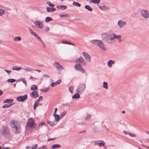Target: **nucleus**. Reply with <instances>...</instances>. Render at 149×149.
Wrapping results in <instances>:
<instances>
[{
	"label": "nucleus",
	"mask_w": 149,
	"mask_h": 149,
	"mask_svg": "<svg viewBox=\"0 0 149 149\" xmlns=\"http://www.w3.org/2000/svg\"><path fill=\"white\" fill-rule=\"evenodd\" d=\"M103 40L108 43H112V41L115 38L117 39H121V35H116L115 33L109 34L107 33L104 32L101 35Z\"/></svg>",
	"instance_id": "1"
},
{
	"label": "nucleus",
	"mask_w": 149,
	"mask_h": 149,
	"mask_svg": "<svg viewBox=\"0 0 149 149\" xmlns=\"http://www.w3.org/2000/svg\"><path fill=\"white\" fill-rule=\"evenodd\" d=\"M93 43L95 45H97L102 50L105 51L106 48L104 46V43L101 40H92Z\"/></svg>",
	"instance_id": "2"
},
{
	"label": "nucleus",
	"mask_w": 149,
	"mask_h": 149,
	"mask_svg": "<svg viewBox=\"0 0 149 149\" xmlns=\"http://www.w3.org/2000/svg\"><path fill=\"white\" fill-rule=\"evenodd\" d=\"M36 126L33 119L31 118L29 119L27 121L26 127L31 129H33L36 127Z\"/></svg>",
	"instance_id": "3"
},
{
	"label": "nucleus",
	"mask_w": 149,
	"mask_h": 149,
	"mask_svg": "<svg viewBox=\"0 0 149 149\" xmlns=\"http://www.w3.org/2000/svg\"><path fill=\"white\" fill-rule=\"evenodd\" d=\"M1 134L6 137H10V132L8 128L6 126H3L2 127Z\"/></svg>",
	"instance_id": "4"
},
{
	"label": "nucleus",
	"mask_w": 149,
	"mask_h": 149,
	"mask_svg": "<svg viewBox=\"0 0 149 149\" xmlns=\"http://www.w3.org/2000/svg\"><path fill=\"white\" fill-rule=\"evenodd\" d=\"M75 63L79 64L82 65L83 66H85L86 63V61L84 60L81 56L79 58L76 60Z\"/></svg>",
	"instance_id": "5"
},
{
	"label": "nucleus",
	"mask_w": 149,
	"mask_h": 149,
	"mask_svg": "<svg viewBox=\"0 0 149 149\" xmlns=\"http://www.w3.org/2000/svg\"><path fill=\"white\" fill-rule=\"evenodd\" d=\"M85 85L84 84H81L79 85L77 88L76 90V92L78 93H82L85 90Z\"/></svg>",
	"instance_id": "6"
},
{
	"label": "nucleus",
	"mask_w": 149,
	"mask_h": 149,
	"mask_svg": "<svg viewBox=\"0 0 149 149\" xmlns=\"http://www.w3.org/2000/svg\"><path fill=\"white\" fill-rule=\"evenodd\" d=\"M141 13L142 16L145 19H148L149 18V13L146 10H142L141 11Z\"/></svg>",
	"instance_id": "7"
},
{
	"label": "nucleus",
	"mask_w": 149,
	"mask_h": 149,
	"mask_svg": "<svg viewBox=\"0 0 149 149\" xmlns=\"http://www.w3.org/2000/svg\"><path fill=\"white\" fill-rule=\"evenodd\" d=\"M81 65L79 64H77L75 65L74 68L77 70L81 71L82 73H84L85 72V70L82 67Z\"/></svg>",
	"instance_id": "8"
},
{
	"label": "nucleus",
	"mask_w": 149,
	"mask_h": 149,
	"mask_svg": "<svg viewBox=\"0 0 149 149\" xmlns=\"http://www.w3.org/2000/svg\"><path fill=\"white\" fill-rule=\"evenodd\" d=\"M12 129H14L17 127L19 126L20 124L17 121L15 120H12L10 123Z\"/></svg>",
	"instance_id": "9"
},
{
	"label": "nucleus",
	"mask_w": 149,
	"mask_h": 149,
	"mask_svg": "<svg viewBox=\"0 0 149 149\" xmlns=\"http://www.w3.org/2000/svg\"><path fill=\"white\" fill-rule=\"evenodd\" d=\"M53 65L58 70H61L64 69L62 66L57 62H55L52 63Z\"/></svg>",
	"instance_id": "10"
},
{
	"label": "nucleus",
	"mask_w": 149,
	"mask_h": 149,
	"mask_svg": "<svg viewBox=\"0 0 149 149\" xmlns=\"http://www.w3.org/2000/svg\"><path fill=\"white\" fill-rule=\"evenodd\" d=\"M27 95H25L24 96H20L17 97V100L19 102H24L27 98Z\"/></svg>",
	"instance_id": "11"
},
{
	"label": "nucleus",
	"mask_w": 149,
	"mask_h": 149,
	"mask_svg": "<svg viewBox=\"0 0 149 149\" xmlns=\"http://www.w3.org/2000/svg\"><path fill=\"white\" fill-rule=\"evenodd\" d=\"M82 54L88 62H90L91 61V58L89 54L85 52H84L82 53Z\"/></svg>",
	"instance_id": "12"
},
{
	"label": "nucleus",
	"mask_w": 149,
	"mask_h": 149,
	"mask_svg": "<svg viewBox=\"0 0 149 149\" xmlns=\"http://www.w3.org/2000/svg\"><path fill=\"white\" fill-rule=\"evenodd\" d=\"M34 24L36 26L39 27L40 29H42L43 28L42 24L40 22L36 21L34 22Z\"/></svg>",
	"instance_id": "13"
},
{
	"label": "nucleus",
	"mask_w": 149,
	"mask_h": 149,
	"mask_svg": "<svg viewBox=\"0 0 149 149\" xmlns=\"http://www.w3.org/2000/svg\"><path fill=\"white\" fill-rule=\"evenodd\" d=\"M118 24L120 28H122L126 25V22L125 21L120 20L118 21Z\"/></svg>",
	"instance_id": "14"
},
{
	"label": "nucleus",
	"mask_w": 149,
	"mask_h": 149,
	"mask_svg": "<svg viewBox=\"0 0 149 149\" xmlns=\"http://www.w3.org/2000/svg\"><path fill=\"white\" fill-rule=\"evenodd\" d=\"M21 129V128L20 126H19L17 127H16L15 128L13 129L12 130L15 133L19 134L20 133V132Z\"/></svg>",
	"instance_id": "15"
},
{
	"label": "nucleus",
	"mask_w": 149,
	"mask_h": 149,
	"mask_svg": "<svg viewBox=\"0 0 149 149\" xmlns=\"http://www.w3.org/2000/svg\"><path fill=\"white\" fill-rule=\"evenodd\" d=\"M57 8L58 9L64 10L66 9L67 7L65 5H60L57 6Z\"/></svg>",
	"instance_id": "16"
},
{
	"label": "nucleus",
	"mask_w": 149,
	"mask_h": 149,
	"mask_svg": "<svg viewBox=\"0 0 149 149\" xmlns=\"http://www.w3.org/2000/svg\"><path fill=\"white\" fill-rule=\"evenodd\" d=\"M61 79H59L57 81H56V82H53L52 84H51V87H53L55 86L56 85H57L61 82Z\"/></svg>",
	"instance_id": "17"
},
{
	"label": "nucleus",
	"mask_w": 149,
	"mask_h": 149,
	"mask_svg": "<svg viewBox=\"0 0 149 149\" xmlns=\"http://www.w3.org/2000/svg\"><path fill=\"white\" fill-rule=\"evenodd\" d=\"M99 8L101 10H109L110 9L109 7L106 6L105 5L100 6Z\"/></svg>",
	"instance_id": "18"
},
{
	"label": "nucleus",
	"mask_w": 149,
	"mask_h": 149,
	"mask_svg": "<svg viewBox=\"0 0 149 149\" xmlns=\"http://www.w3.org/2000/svg\"><path fill=\"white\" fill-rule=\"evenodd\" d=\"M115 61L112 60H109L107 63V65L109 67H111L112 66L113 64H114Z\"/></svg>",
	"instance_id": "19"
},
{
	"label": "nucleus",
	"mask_w": 149,
	"mask_h": 149,
	"mask_svg": "<svg viewBox=\"0 0 149 149\" xmlns=\"http://www.w3.org/2000/svg\"><path fill=\"white\" fill-rule=\"evenodd\" d=\"M56 8H52L50 7H47V12H53L56 10Z\"/></svg>",
	"instance_id": "20"
},
{
	"label": "nucleus",
	"mask_w": 149,
	"mask_h": 149,
	"mask_svg": "<svg viewBox=\"0 0 149 149\" xmlns=\"http://www.w3.org/2000/svg\"><path fill=\"white\" fill-rule=\"evenodd\" d=\"M32 94L33 97L36 98L38 97V94L37 92L35 91H33L32 92Z\"/></svg>",
	"instance_id": "21"
},
{
	"label": "nucleus",
	"mask_w": 149,
	"mask_h": 149,
	"mask_svg": "<svg viewBox=\"0 0 149 149\" xmlns=\"http://www.w3.org/2000/svg\"><path fill=\"white\" fill-rule=\"evenodd\" d=\"M61 147L60 145L59 144H54L52 145V149H56L58 148H60Z\"/></svg>",
	"instance_id": "22"
},
{
	"label": "nucleus",
	"mask_w": 149,
	"mask_h": 149,
	"mask_svg": "<svg viewBox=\"0 0 149 149\" xmlns=\"http://www.w3.org/2000/svg\"><path fill=\"white\" fill-rule=\"evenodd\" d=\"M13 99H7L3 101V102L4 103H9L13 102Z\"/></svg>",
	"instance_id": "23"
},
{
	"label": "nucleus",
	"mask_w": 149,
	"mask_h": 149,
	"mask_svg": "<svg viewBox=\"0 0 149 149\" xmlns=\"http://www.w3.org/2000/svg\"><path fill=\"white\" fill-rule=\"evenodd\" d=\"M38 89L37 86L35 85H33L31 86V90L32 91L37 90Z\"/></svg>",
	"instance_id": "24"
},
{
	"label": "nucleus",
	"mask_w": 149,
	"mask_h": 149,
	"mask_svg": "<svg viewBox=\"0 0 149 149\" xmlns=\"http://www.w3.org/2000/svg\"><path fill=\"white\" fill-rule=\"evenodd\" d=\"M45 123L44 122H40L39 123L37 127V129H39L40 128L42 127L43 125H45Z\"/></svg>",
	"instance_id": "25"
},
{
	"label": "nucleus",
	"mask_w": 149,
	"mask_h": 149,
	"mask_svg": "<svg viewBox=\"0 0 149 149\" xmlns=\"http://www.w3.org/2000/svg\"><path fill=\"white\" fill-rule=\"evenodd\" d=\"M13 105V104H12L11 103H10L8 104H6L5 105H3L2 106V107L3 108H8V107H10Z\"/></svg>",
	"instance_id": "26"
},
{
	"label": "nucleus",
	"mask_w": 149,
	"mask_h": 149,
	"mask_svg": "<svg viewBox=\"0 0 149 149\" xmlns=\"http://www.w3.org/2000/svg\"><path fill=\"white\" fill-rule=\"evenodd\" d=\"M54 115L55 119L56 121H58L60 119V116L59 115L56 114H54Z\"/></svg>",
	"instance_id": "27"
},
{
	"label": "nucleus",
	"mask_w": 149,
	"mask_h": 149,
	"mask_svg": "<svg viewBox=\"0 0 149 149\" xmlns=\"http://www.w3.org/2000/svg\"><path fill=\"white\" fill-rule=\"evenodd\" d=\"M85 8L90 11H92V8L89 5H86L85 6Z\"/></svg>",
	"instance_id": "28"
},
{
	"label": "nucleus",
	"mask_w": 149,
	"mask_h": 149,
	"mask_svg": "<svg viewBox=\"0 0 149 149\" xmlns=\"http://www.w3.org/2000/svg\"><path fill=\"white\" fill-rule=\"evenodd\" d=\"M80 97V96L79 95L78 93H76L74 94L72 96V98L73 99L75 98L77 99L79 98Z\"/></svg>",
	"instance_id": "29"
},
{
	"label": "nucleus",
	"mask_w": 149,
	"mask_h": 149,
	"mask_svg": "<svg viewBox=\"0 0 149 149\" xmlns=\"http://www.w3.org/2000/svg\"><path fill=\"white\" fill-rule=\"evenodd\" d=\"M53 20V19L52 18H51L50 17H47L45 19V21L46 22H49L52 21Z\"/></svg>",
	"instance_id": "30"
},
{
	"label": "nucleus",
	"mask_w": 149,
	"mask_h": 149,
	"mask_svg": "<svg viewBox=\"0 0 149 149\" xmlns=\"http://www.w3.org/2000/svg\"><path fill=\"white\" fill-rule=\"evenodd\" d=\"M21 40V38L19 36H17L14 38V40L16 41H20Z\"/></svg>",
	"instance_id": "31"
},
{
	"label": "nucleus",
	"mask_w": 149,
	"mask_h": 149,
	"mask_svg": "<svg viewBox=\"0 0 149 149\" xmlns=\"http://www.w3.org/2000/svg\"><path fill=\"white\" fill-rule=\"evenodd\" d=\"M12 69L13 70H16L17 71H19L21 69V67H15L13 66L12 68Z\"/></svg>",
	"instance_id": "32"
},
{
	"label": "nucleus",
	"mask_w": 149,
	"mask_h": 149,
	"mask_svg": "<svg viewBox=\"0 0 149 149\" xmlns=\"http://www.w3.org/2000/svg\"><path fill=\"white\" fill-rule=\"evenodd\" d=\"M103 87L104 88H105L106 89H107L108 88V84L107 82H104L103 83Z\"/></svg>",
	"instance_id": "33"
},
{
	"label": "nucleus",
	"mask_w": 149,
	"mask_h": 149,
	"mask_svg": "<svg viewBox=\"0 0 149 149\" xmlns=\"http://www.w3.org/2000/svg\"><path fill=\"white\" fill-rule=\"evenodd\" d=\"M72 4L78 7H80L81 5V4L75 1L73 2Z\"/></svg>",
	"instance_id": "34"
},
{
	"label": "nucleus",
	"mask_w": 149,
	"mask_h": 149,
	"mask_svg": "<svg viewBox=\"0 0 149 149\" xmlns=\"http://www.w3.org/2000/svg\"><path fill=\"white\" fill-rule=\"evenodd\" d=\"M47 122L52 127H53L54 126V124L53 122L50 121L49 120H47Z\"/></svg>",
	"instance_id": "35"
},
{
	"label": "nucleus",
	"mask_w": 149,
	"mask_h": 149,
	"mask_svg": "<svg viewBox=\"0 0 149 149\" xmlns=\"http://www.w3.org/2000/svg\"><path fill=\"white\" fill-rule=\"evenodd\" d=\"M101 141L102 142H100L99 143V146L100 147H101L102 146L104 147V142L103 141Z\"/></svg>",
	"instance_id": "36"
},
{
	"label": "nucleus",
	"mask_w": 149,
	"mask_h": 149,
	"mask_svg": "<svg viewBox=\"0 0 149 149\" xmlns=\"http://www.w3.org/2000/svg\"><path fill=\"white\" fill-rule=\"evenodd\" d=\"M66 113L67 112L66 111H64L60 115L61 118H62L66 114Z\"/></svg>",
	"instance_id": "37"
},
{
	"label": "nucleus",
	"mask_w": 149,
	"mask_h": 149,
	"mask_svg": "<svg viewBox=\"0 0 149 149\" xmlns=\"http://www.w3.org/2000/svg\"><path fill=\"white\" fill-rule=\"evenodd\" d=\"M38 103L36 101L35 102V103L33 105V108H34V110H35L36 109L37 106H38Z\"/></svg>",
	"instance_id": "38"
},
{
	"label": "nucleus",
	"mask_w": 149,
	"mask_h": 149,
	"mask_svg": "<svg viewBox=\"0 0 149 149\" xmlns=\"http://www.w3.org/2000/svg\"><path fill=\"white\" fill-rule=\"evenodd\" d=\"M16 81L15 79H8L7 81L8 82H10L13 83Z\"/></svg>",
	"instance_id": "39"
},
{
	"label": "nucleus",
	"mask_w": 149,
	"mask_h": 149,
	"mask_svg": "<svg viewBox=\"0 0 149 149\" xmlns=\"http://www.w3.org/2000/svg\"><path fill=\"white\" fill-rule=\"evenodd\" d=\"M91 1L94 3H98L100 1V0H91Z\"/></svg>",
	"instance_id": "40"
},
{
	"label": "nucleus",
	"mask_w": 149,
	"mask_h": 149,
	"mask_svg": "<svg viewBox=\"0 0 149 149\" xmlns=\"http://www.w3.org/2000/svg\"><path fill=\"white\" fill-rule=\"evenodd\" d=\"M36 38L38 39V40H39L40 41L42 44H43V41L41 40V38L40 37L37 35V36L36 37Z\"/></svg>",
	"instance_id": "41"
},
{
	"label": "nucleus",
	"mask_w": 149,
	"mask_h": 149,
	"mask_svg": "<svg viewBox=\"0 0 149 149\" xmlns=\"http://www.w3.org/2000/svg\"><path fill=\"white\" fill-rule=\"evenodd\" d=\"M47 3L50 7H53L54 6V4H52L50 1H47Z\"/></svg>",
	"instance_id": "42"
},
{
	"label": "nucleus",
	"mask_w": 149,
	"mask_h": 149,
	"mask_svg": "<svg viewBox=\"0 0 149 149\" xmlns=\"http://www.w3.org/2000/svg\"><path fill=\"white\" fill-rule=\"evenodd\" d=\"M69 91L70 92L72 93L73 91V86H70L69 88Z\"/></svg>",
	"instance_id": "43"
},
{
	"label": "nucleus",
	"mask_w": 149,
	"mask_h": 149,
	"mask_svg": "<svg viewBox=\"0 0 149 149\" xmlns=\"http://www.w3.org/2000/svg\"><path fill=\"white\" fill-rule=\"evenodd\" d=\"M42 100V96H40L39 97V99L36 100V102L39 103L40 101Z\"/></svg>",
	"instance_id": "44"
},
{
	"label": "nucleus",
	"mask_w": 149,
	"mask_h": 149,
	"mask_svg": "<svg viewBox=\"0 0 149 149\" xmlns=\"http://www.w3.org/2000/svg\"><path fill=\"white\" fill-rule=\"evenodd\" d=\"M129 135L131 137H136V136L135 134H133L130 132V133H129Z\"/></svg>",
	"instance_id": "45"
},
{
	"label": "nucleus",
	"mask_w": 149,
	"mask_h": 149,
	"mask_svg": "<svg viewBox=\"0 0 149 149\" xmlns=\"http://www.w3.org/2000/svg\"><path fill=\"white\" fill-rule=\"evenodd\" d=\"M49 88V87H48L47 88H45L42 89V90L43 92H46L48 91Z\"/></svg>",
	"instance_id": "46"
},
{
	"label": "nucleus",
	"mask_w": 149,
	"mask_h": 149,
	"mask_svg": "<svg viewBox=\"0 0 149 149\" xmlns=\"http://www.w3.org/2000/svg\"><path fill=\"white\" fill-rule=\"evenodd\" d=\"M37 146L38 145L37 144H35L32 145L31 146V148L32 149H36L37 148Z\"/></svg>",
	"instance_id": "47"
},
{
	"label": "nucleus",
	"mask_w": 149,
	"mask_h": 149,
	"mask_svg": "<svg viewBox=\"0 0 149 149\" xmlns=\"http://www.w3.org/2000/svg\"><path fill=\"white\" fill-rule=\"evenodd\" d=\"M38 149H47V147L46 146H43L42 147L38 148Z\"/></svg>",
	"instance_id": "48"
},
{
	"label": "nucleus",
	"mask_w": 149,
	"mask_h": 149,
	"mask_svg": "<svg viewBox=\"0 0 149 149\" xmlns=\"http://www.w3.org/2000/svg\"><path fill=\"white\" fill-rule=\"evenodd\" d=\"M24 69L25 71H31L33 70V69H32L31 68H29V69L27 68H24Z\"/></svg>",
	"instance_id": "49"
},
{
	"label": "nucleus",
	"mask_w": 149,
	"mask_h": 149,
	"mask_svg": "<svg viewBox=\"0 0 149 149\" xmlns=\"http://www.w3.org/2000/svg\"><path fill=\"white\" fill-rule=\"evenodd\" d=\"M68 15L65 14L60 15V17H67L68 16Z\"/></svg>",
	"instance_id": "50"
},
{
	"label": "nucleus",
	"mask_w": 149,
	"mask_h": 149,
	"mask_svg": "<svg viewBox=\"0 0 149 149\" xmlns=\"http://www.w3.org/2000/svg\"><path fill=\"white\" fill-rule=\"evenodd\" d=\"M23 83L25 84L26 86H27V83L25 80V79L23 78L22 79Z\"/></svg>",
	"instance_id": "51"
},
{
	"label": "nucleus",
	"mask_w": 149,
	"mask_h": 149,
	"mask_svg": "<svg viewBox=\"0 0 149 149\" xmlns=\"http://www.w3.org/2000/svg\"><path fill=\"white\" fill-rule=\"evenodd\" d=\"M91 115L89 114H87L86 117L85 118V120H86L90 118Z\"/></svg>",
	"instance_id": "52"
},
{
	"label": "nucleus",
	"mask_w": 149,
	"mask_h": 149,
	"mask_svg": "<svg viewBox=\"0 0 149 149\" xmlns=\"http://www.w3.org/2000/svg\"><path fill=\"white\" fill-rule=\"evenodd\" d=\"M62 43L63 44H66L69 45V43H70V42H67L66 41L63 40L62 41Z\"/></svg>",
	"instance_id": "53"
},
{
	"label": "nucleus",
	"mask_w": 149,
	"mask_h": 149,
	"mask_svg": "<svg viewBox=\"0 0 149 149\" xmlns=\"http://www.w3.org/2000/svg\"><path fill=\"white\" fill-rule=\"evenodd\" d=\"M4 70L6 72H7L8 74H10L11 73V72H12L11 71V70H6V69H5Z\"/></svg>",
	"instance_id": "54"
},
{
	"label": "nucleus",
	"mask_w": 149,
	"mask_h": 149,
	"mask_svg": "<svg viewBox=\"0 0 149 149\" xmlns=\"http://www.w3.org/2000/svg\"><path fill=\"white\" fill-rule=\"evenodd\" d=\"M31 34H32V35L33 36H34L35 37L37 36L36 33L34 31L32 33H31Z\"/></svg>",
	"instance_id": "55"
},
{
	"label": "nucleus",
	"mask_w": 149,
	"mask_h": 149,
	"mask_svg": "<svg viewBox=\"0 0 149 149\" xmlns=\"http://www.w3.org/2000/svg\"><path fill=\"white\" fill-rule=\"evenodd\" d=\"M100 141L98 140V141H95L94 142V144L95 145H97V144H99L98 142Z\"/></svg>",
	"instance_id": "56"
},
{
	"label": "nucleus",
	"mask_w": 149,
	"mask_h": 149,
	"mask_svg": "<svg viewBox=\"0 0 149 149\" xmlns=\"http://www.w3.org/2000/svg\"><path fill=\"white\" fill-rule=\"evenodd\" d=\"M123 133L125 134H128L129 135V133H130V132H127L125 130H124L123 131Z\"/></svg>",
	"instance_id": "57"
},
{
	"label": "nucleus",
	"mask_w": 149,
	"mask_h": 149,
	"mask_svg": "<svg viewBox=\"0 0 149 149\" xmlns=\"http://www.w3.org/2000/svg\"><path fill=\"white\" fill-rule=\"evenodd\" d=\"M0 12H1V15L4 14V13H5V11L3 10L2 9H0Z\"/></svg>",
	"instance_id": "58"
},
{
	"label": "nucleus",
	"mask_w": 149,
	"mask_h": 149,
	"mask_svg": "<svg viewBox=\"0 0 149 149\" xmlns=\"http://www.w3.org/2000/svg\"><path fill=\"white\" fill-rule=\"evenodd\" d=\"M43 76L44 77H47V78H49V76L47 74H44L43 75Z\"/></svg>",
	"instance_id": "59"
},
{
	"label": "nucleus",
	"mask_w": 149,
	"mask_h": 149,
	"mask_svg": "<svg viewBox=\"0 0 149 149\" xmlns=\"http://www.w3.org/2000/svg\"><path fill=\"white\" fill-rule=\"evenodd\" d=\"M56 139V138H50V139H47V141H51V140H54V139Z\"/></svg>",
	"instance_id": "60"
},
{
	"label": "nucleus",
	"mask_w": 149,
	"mask_h": 149,
	"mask_svg": "<svg viewBox=\"0 0 149 149\" xmlns=\"http://www.w3.org/2000/svg\"><path fill=\"white\" fill-rule=\"evenodd\" d=\"M96 127L93 128L92 129V131L94 132H96Z\"/></svg>",
	"instance_id": "61"
},
{
	"label": "nucleus",
	"mask_w": 149,
	"mask_h": 149,
	"mask_svg": "<svg viewBox=\"0 0 149 149\" xmlns=\"http://www.w3.org/2000/svg\"><path fill=\"white\" fill-rule=\"evenodd\" d=\"M29 31L31 32V33H32L33 31V30L30 28H29Z\"/></svg>",
	"instance_id": "62"
},
{
	"label": "nucleus",
	"mask_w": 149,
	"mask_h": 149,
	"mask_svg": "<svg viewBox=\"0 0 149 149\" xmlns=\"http://www.w3.org/2000/svg\"><path fill=\"white\" fill-rule=\"evenodd\" d=\"M62 105L63 107H66L68 106V104H62Z\"/></svg>",
	"instance_id": "63"
},
{
	"label": "nucleus",
	"mask_w": 149,
	"mask_h": 149,
	"mask_svg": "<svg viewBox=\"0 0 149 149\" xmlns=\"http://www.w3.org/2000/svg\"><path fill=\"white\" fill-rule=\"evenodd\" d=\"M9 147H5L4 146H3V149H8Z\"/></svg>",
	"instance_id": "64"
}]
</instances>
